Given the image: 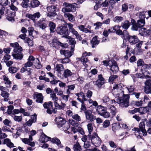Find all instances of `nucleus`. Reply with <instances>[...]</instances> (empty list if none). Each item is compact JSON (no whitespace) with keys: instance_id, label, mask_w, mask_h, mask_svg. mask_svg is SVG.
<instances>
[{"instance_id":"nucleus-1","label":"nucleus","mask_w":151,"mask_h":151,"mask_svg":"<svg viewBox=\"0 0 151 151\" xmlns=\"http://www.w3.org/2000/svg\"><path fill=\"white\" fill-rule=\"evenodd\" d=\"M129 94H122V97L118 96L116 102L122 108H127L129 105Z\"/></svg>"},{"instance_id":"nucleus-2","label":"nucleus","mask_w":151,"mask_h":151,"mask_svg":"<svg viewBox=\"0 0 151 151\" xmlns=\"http://www.w3.org/2000/svg\"><path fill=\"white\" fill-rule=\"evenodd\" d=\"M146 121H147L146 119H143L142 121L140 122L139 124V128L135 127L132 129L133 130L136 131L139 133V136L140 138H142V135H140V134L141 135L142 134L144 136H146L147 134L146 131L145 129Z\"/></svg>"},{"instance_id":"nucleus-3","label":"nucleus","mask_w":151,"mask_h":151,"mask_svg":"<svg viewBox=\"0 0 151 151\" xmlns=\"http://www.w3.org/2000/svg\"><path fill=\"white\" fill-rule=\"evenodd\" d=\"M47 42L49 45L52 47H54L56 49H58L60 46L63 48H66L68 46V44L67 43H63L60 42L56 38H54L52 40L48 41Z\"/></svg>"},{"instance_id":"nucleus-4","label":"nucleus","mask_w":151,"mask_h":151,"mask_svg":"<svg viewBox=\"0 0 151 151\" xmlns=\"http://www.w3.org/2000/svg\"><path fill=\"white\" fill-rule=\"evenodd\" d=\"M77 4L76 3L70 4L68 3L65 2L63 4L64 7L62 9V11L64 13L74 12L76 10V6Z\"/></svg>"},{"instance_id":"nucleus-5","label":"nucleus","mask_w":151,"mask_h":151,"mask_svg":"<svg viewBox=\"0 0 151 151\" xmlns=\"http://www.w3.org/2000/svg\"><path fill=\"white\" fill-rule=\"evenodd\" d=\"M57 33L62 35V37L68 38L70 32L66 26H61L57 28Z\"/></svg>"},{"instance_id":"nucleus-6","label":"nucleus","mask_w":151,"mask_h":151,"mask_svg":"<svg viewBox=\"0 0 151 151\" xmlns=\"http://www.w3.org/2000/svg\"><path fill=\"white\" fill-rule=\"evenodd\" d=\"M22 50V48L20 46L18 48H14V52L12 54L14 58L16 60H21L23 57Z\"/></svg>"},{"instance_id":"nucleus-7","label":"nucleus","mask_w":151,"mask_h":151,"mask_svg":"<svg viewBox=\"0 0 151 151\" xmlns=\"http://www.w3.org/2000/svg\"><path fill=\"white\" fill-rule=\"evenodd\" d=\"M90 140L91 143L96 147L99 146L101 145V139L98 136L97 134L95 132L91 135Z\"/></svg>"},{"instance_id":"nucleus-8","label":"nucleus","mask_w":151,"mask_h":151,"mask_svg":"<svg viewBox=\"0 0 151 151\" xmlns=\"http://www.w3.org/2000/svg\"><path fill=\"white\" fill-rule=\"evenodd\" d=\"M47 9L48 12L47 16L51 17L57 15L56 12L58 10L55 6L52 5L47 7Z\"/></svg>"},{"instance_id":"nucleus-9","label":"nucleus","mask_w":151,"mask_h":151,"mask_svg":"<svg viewBox=\"0 0 151 151\" xmlns=\"http://www.w3.org/2000/svg\"><path fill=\"white\" fill-rule=\"evenodd\" d=\"M84 113L87 120L92 122L96 119V116L92 114V112L91 110H86L84 112Z\"/></svg>"},{"instance_id":"nucleus-10","label":"nucleus","mask_w":151,"mask_h":151,"mask_svg":"<svg viewBox=\"0 0 151 151\" xmlns=\"http://www.w3.org/2000/svg\"><path fill=\"white\" fill-rule=\"evenodd\" d=\"M105 83L104 79L101 74L98 75V79L96 81H94L93 83L99 88H101V86Z\"/></svg>"},{"instance_id":"nucleus-11","label":"nucleus","mask_w":151,"mask_h":151,"mask_svg":"<svg viewBox=\"0 0 151 151\" xmlns=\"http://www.w3.org/2000/svg\"><path fill=\"white\" fill-rule=\"evenodd\" d=\"M151 69V64H145L142 66L141 69V71L142 74L144 76H146V78H147L146 76L147 75H149L150 72L149 70Z\"/></svg>"},{"instance_id":"nucleus-12","label":"nucleus","mask_w":151,"mask_h":151,"mask_svg":"<svg viewBox=\"0 0 151 151\" xmlns=\"http://www.w3.org/2000/svg\"><path fill=\"white\" fill-rule=\"evenodd\" d=\"M111 64L109 65L110 70L113 74H116L119 70V67L116 61L114 60H111Z\"/></svg>"},{"instance_id":"nucleus-13","label":"nucleus","mask_w":151,"mask_h":151,"mask_svg":"<svg viewBox=\"0 0 151 151\" xmlns=\"http://www.w3.org/2000/svg\"><path fill=\"white\" fill-rule=\"evenodd\" d=\"M55 121L56 122L58 127L60 128L63 127V125L66 122V121L65 119L60 116L56 117Z\"/></svg>"},{"instance_id":"nucleus-14","label":"nucleus","mask_w":151,"mask_h":151,"mask_svg":"<svg viewBox=\"0 0 151 151\" xmlns=\"http://www.w3.org/2000/svg\"><path fill=\"white\" fill-rule=\"evenodd\" d=\"M139 34L144 37L151 35V29H147L145 28H142L139 29Z\"/></svg>"},{"instance_id":"nucleus-15","label":"nucleus","mask_w":151,"mask_h":151,"mask_svg":"<svg viewBox=\"0 0 151 151\" xmlns=\"http://www.w3.org/2000/svg\"><path fill=\"white\" fill-rule=\"evenodd\" d=\"M33 97L34 99H36V101L37 102L41 104L43 103L44 97L42 93L35 92L33 94Z\"/></svg>"},{"instance_id":"nucleus-16","label":"nucleus","mask_w":151,"mask_h":151,"mask_svg":"<svg viewBox=\"0 0 151 151\" xmlns=\"http://www.w3.org/2000/svg\"><path fill=\"white\" fill-rule=\"evenodd\" d=\"M127 40H128L130 43L134 45L139 41L138 37L136 35H130Z\"/></svg>"},{"instance_id":"nucleus-17","label":"nucleus","mask_w":151,"mask_h":151,"mask_svg":"<svg viewBox=\"0 0 151 151\" xmlns=\"http://www.w3.org/2000/svg\"><path fill=\"white\" fill-rule=\"evenodd\" d=\"M98 37L95 36L91 40L90 43L92 48L96 47L100 43V40L98 39Z\"/></svg>"},{"instance_id":"nucleus-18","label":"nucleus","mask_w":151,"mask_h":151,"mask_svg":"<svg viewBox=\"0 0 151 151\" xmlns=\"http://www.w3.org/2000/svg\"><path fill=\"white\" fill-rule=\"evenodd\" d=\"M69 39V43L71 45V50L72 51H74L75 45L76 44V42L74 38L68 36V38Z\"/></svg>"},{"instance_id":"nucleus-19","label":"nucleus","mask_w":151,"mask_h":151,"mask_svg":"<svg viewBox=\"0 0 151 151\" xmlns=\"http://www.w3.org/2000/svg\"><path fill=\"white\" fill-rule=\"evenodd\" d=\"M73 52L67 50H62L60 51V54L62 55H64L67 58H70L73 54Z\"/></svg>"},{"instance_id":"nucleus-20","label":"nucleus","mask_w":151,"mask_h":151,"mask_svg":"<svg viewBox=\"0 0 151 151\" xmlns=\"http://www.w3.org/2000/svg\"><path fill=\"white\" fill-rule=\"evenodd\" d=\"M51 138L47 136L45 134L43 133L40 136L39 139V140L41 143H44L47 142L49 139H50Z\"/></svg>"},{"instance_id":"nucleus-21","label":"nucleus","mask_w":151,"mask_h":151,"mask_svg":"<svg viewBox=\"0 0 151 151\" xmlns=\"http://www.w3.org/2000/svg\"><path fill=\"white\" fill-rule=\"evenodd\" d=\"M15 13L16 12L11 11L10 10L8 11L7 12V19L10 21L14 20Z\"/></svg>"},{"instance_id":"nucleus-22","label":"nucleus","mask_w":151,"mask_h":151,"mask_svg":"<svg viewBox=\"0 0 151 151\" xmlns=\"http://www.w3.org/2000/svg\"><path fill=\"white\" fill-rule=\"evenodd\" d=\"M96 109L98 114L101 116L105 111L107 110L106 108V107L101 105L98 106L96 108Z\"/></svg>"},{"instance_id":"nucleus-23","label":"nucleus","mask_w":151,"mask_h":151,"mask_svg":"<svg viewBox=\"0 0 151 151\" xmlns=\"http://www.w3.org/2000/svg\"><path fill=\"white\" fill-rule=\"evenodd\" d=\"M40 4V2L37 0H32L30 1L29 8L38 7Z\"/></svg>"},{"instance_id":"nucleus-24","label":"nucleus","mask_w":151,"mask_h":151,"mask_svg":"<svg viewBox=\"0 0 151 151\" xmlns=\"http://www.w3.org/2000/svg\"><path fill=\"white\" fill-rule=\"evenodd\" d=\"M123 86L122 84L120 83L118 84H115L113 87V89H117L118 90V92L119 91L122 94H124V91H123V88L122 87Z\"/></svg>"},{"instance_id":"nucleus-25","label":"nucleus","mask_w":151,"mask_h":151,"mask_svg":"<svg viewBox=\"0 0 151 151\" xmlns=\"http://www.w3.org/2000/svg\"><path fill=\"white\" fill-rule=\"evenodd\" d=\"M3 144H6L7 146L11 148L12 147H15L14 146L13 143L11 142L10 140L8 138H6L4 139Z\"/></svg>"},{"instance_id":"nucleus-26","label":"nucleus","mask_w":151,"mask_h":151,"mask_svg":"<svg viewBox=\"0 0 151 151\" xmlns=\"http://www.w3.org/2000/svg\"><path fill=\"white\" fill-rule=\"evenodd\" d=\"M51 141L53 143L56 144L58 147L61 148L63 147V145L61 144L59 139L57 138L56 137L52 138Z\"/></svg>"},{"instance_id":"nucleus-27","label":"nucleus","mask_w":151,"mask_h":151,"mask_svg":"<svg viewBox=\"0 0 151 151\" xmlns=\"http://www.w3.org/2000/svg\"><path fill=\"white\" fill-rule=\"evenodd\" d=\"M48 26L51 33H54L55 31L56 24L52 22H49Z\"/></svg>"},{"instance_id":"nucleus-28","label":"nucleus","mask_w":151,"mask_h":151,"mask_svg":"<svg viewBox=\"0 0 151 151\" xmlns=\"http://www.w3.org/2000/svg\"><path fill=\"white\" fill-rule=\"evenodd\" d=\"M64 17L68 19V20L70 22H73L75 20L74 17L71 14L69 13H64Z\"/></svg>"},{"instance_id":"nucleus-29","label":"nucleus","mask_w":151,"mask_h":151,"mask_svg":"<svg viewBox=\"0 0 151 151\" xmlns=\"http://www.w3.org/2000/svg\"><path fill=\"white\" fill-rule=\"evenodd\" d=\"M29 0H22V1L21 4V5L24 8L26 9L29 8Z\"/></svg>"},{"instance_id":"nucleus-30","label":"nucleus","mask_w":151,"mask_h":151,"mask_svg":"<svg viewBox=\"0 0 151 151\" xmlns=\"http://www.w3.org/2000/svg\"><path fill=\"white\" fill-rule=\"evenodd\" d=\"M146 12L147 11L143 10L142 12H139L137 13V15L138 16L140 20H145L146 17L145 14Z\"/></svg>"},{"instance_id":"nucleus-31","label":"nucleus","mask_w":151,"mask_h":151,"mask_svg":"<svg viewBox=\"0 0 151 151\" xmlns=\"http://www.w3.org/2000/svg\"><path fill=\"white\" fill-rule=\"evenodd\" d=\"M64 68L63 65L62 64H57L55 67V70L58 73H60L61 71H63Z\"/></svg>"},{"instance_id":"nucleus-32","label":"nucleus","mask_w":151,"mask_h":151,"mask_svg":"<svg viewBox=\"0 0 151 151\" xmlns=\"http://www.w3.org/2000/svg\"><path fill=\"white\" fill-rule=\"evenodd\" d=\"M138 108V112L140 114H143L146 113L149 109H147V107H140Z\"/></svg>"},{"instance_id":"nucleus-33","label":"nucleus","mask_w":151,"mask_h":151,"mask_svg":"<svg viewBox=\"0 0 151 151\" xmlns=\"http://www.w3.org/2000/svg\"><path fill=\"white\" fill-rule=\"evenodd\" d=\"M73 74L74 73H73L70 70L67 69L64 70L63 75L65 78H67Z\"/></svg>"},{"instance_id":"nucleus-34","label":"nucleus","mask_w":151,"mask_h":151,"mask_svg":"<svg viewBox=\"0 0 151 151\" xmlns=\"http://www.w3.org/2000/svg\"><path fill=\"white\" fill-rule=\"evenodd\" d=\"M121 27L119 25H115L113 27H112L108 29V31L109 33H111L116 32L117 29H120Z\"/></svg>"},{"instance_id":"nucleus-35","label":"nucleus","mask_w":151,"mask_h":151,"mask_svg":"<svg viewBox=\"0 0 151 151\" xmlns=\"http://www.w3.org/2000/svg\"><path fill=\"white\" fill-rule=\"evenodd\" d=\"M73 149L74 151H81L82 148L79 144L77 142L73 145Z\"/></svg>"},{"instance_id":"nucleus-36","label":"nucleus","mask_w":151,"mask_h":151,"mask_svg":"<svg viewBox=\"0 0 151 151\" xmlns=\"http://www.w3.org/2000/svg\"><path fill=\"white\" fill-rule=\"evenodd\" d=\"M62 127V128L61 129V130L64 131L66 133H68V134L70 133L69 131H67L70 128V125L68 123L66 124L65 123L64 125H63V127Z\"/></svg>"},{"instance_id":"nucleus-37","label":"nucleus","mask_w":151,"mask_h":151,"mask_svg":"<svg viewBox=\"0 0 151 151\" xmlns=\"http://www.w3.org/2000/svg\"><path fill=\"white\" fill-rule=\"evenodd\" d=\"M52 103L51 101H49L47 103L45 102L43 104V106L44 108L48 109V108H51L53 109Z\"/></svg>"},{"instance_id":"nucleus-38","label":"nucleus","mask_w":151,"mask_h":151,"mask_svg":"<svg viewBox=\"0 0 151 151\" xmlns=\"http://www.w3.org/2000/svg\"><path fill=\"white\" fill-rule=\"evenodd\" d=\"M131 25V24L129 21L126 20L122 24V26L124 29H127Z\"/></svg>"},{"instance_id":"nucleus-39","label":"nucleus","mask_w":151,"mask_h":151,"mask_svg":"<svg viewBox=\"0 0 151 151\" xmlns=\"http://www.w3.org/2000/svg\"><path fill=\"white\" fill-rule=\"evenodd\" d=\"M120 127V124L117 123H114L112 125V130L114 132H115Z\"/></svg>"},{"instance_id":"nucleus-40","label":"nucleus","mask_w":151,"mask_h":151,"mask_svg":"<svg viewBox=\"0 0 151 151\" xmlns=\"http://www.w3.org/2000/svg\"><path fill=\"white\" fill-rule=\"evenodd\" d=\"M126 88L127 89L129 93L131 95H132L133 93L135 92L134 91L135 88L134 85H132L130 86H127L126 87Z\"/></svg>"},{"instance_id":"nucleus-41","label":"nucleus","mask_w":151,"mask_h":151,"mask_svg":"<svg viewBox=\"0 0 151 151\" xmlns=\"http://www.w3.org/2000/svg\"><path fill=\"white\" fill-rule=\"evenodd\" d=\"M81 60L83 62V64L86 67L88 65L86 64V63L88 62V60L86 56H83L82 55V56L81 58Z\"/></svg>"},{"instance_id":"nucleus-42","label":"nucleus","mask_w":151,"mask_h":151,"mask_svg":"<svg viewBox=\"0 0 151 151\" xmlns=\"http://www.w3.org/2000/svg\"><path fill=\"white\" fill-rule=\"evenodd\" d=\"M34 63L36 68L40 69L42 67V65L41 64L40 60L38 58H36L35 60Z\"/></svg>"},{"instance_id":"nucleus-43","label":"nucleus","mask_w":151,"mask_h":151,"mask_svg":"<svg viewBox=\"0 0 151 151\" xmlns=\"http://www.w3.org/2000/svg\"><path fill=\"white\" fill-rule=\"evenodd\" d=\"M91 135V134L90 133V134H88L87 136L85 135L83 136V137L81 138V140L84 142L87 141V140H90Z\"/></svg>"},{"instance_id":"nucleus-44","label":"nucleus","mask_w":151,"mask_h":151,"mask_svg":"<svg viewBox=\"0 0 151 151\" xmlns=\"http://www.w3.org/2000/svg\"><path fill=\"white\" fill-rule=\"evenodd\" d=\"M37 25L38 27L42 29H45L47 26L46 23L43 22H38L37 23Z\"/></svg>"},{"instance_id":"nucleus-45","label":"nucleus","mask_w":151,"mask_h":151,"mask_svg":"<svg viewBox=\"0 0 151 151\" xmlns=\"http://www.w3.org/2000/svg\"><path fill=\"white\" fill-rule=\"evenodd\" d=\"M72 33L73 35H75L77 39L79 41H81L82 40V38L81 35L78 34L76 31L75 30L72 32Z\"/></svg>"},{"instance_id":"nucleus-46","label":"nucleus","mask_w":151,"mask_h":151,"mask_svg":"<svg viewBox=\"0 0 151 151\" xmlns=\"http://www.w3.org/2000/svg\"><path fill=\"white\" fill-rule=\"evenodd\" d=\"M141 28L136 23H132V29L134 31L139 30Z\"/></svg>"},{"instance_id":"nucleus-47","label":"nucleus","mask_w":151,"mask_h":151,"mask_svg":"<svg viewBox=\"0 0 151 151\" xmlns=\"http://www.w3.org/2000/svg\"><path fill=\"white\" fill-rule=\"evenodd\" d=\"M25 42L28 43L29 47H32L33 45L34 44L32 40L29 37H26Z\"/></svg>"},{"instance_id":"nucleus-48","label":"nucleus","mask_w":151,"mask_h":151,"mask_svg":"<svg viewBox=\"0 0 151 151\" xmlns=\"http://www.w3.org/2000/svg\"><path fill=\"white\" fill-rule=\"evenodd\" d=\"M126 30H124L123 31L122 35L125 40H127L130 36L129 35L128 32Z\"/></svg>"},{"instance_id":"nucleus-49","label":"nucleus","mask_w":151,"mask_h":151,"mask_svg":"<svg viewBox=\"0 0 151 151\" xmlns=\"http://www.w3.org/2000/svg\"><path fill=\"white\" fill-rule=\"evenodd\" d=\"M123 20V18L121 16H117L114 19V21L115 22L119 23Z\"/></svg>"},{"instance_id":"nucleus-50","label":"nucleus","mask_w":151,"mask_h":151,"mask_svg":"<svg viewBox=\"0 0 151 151\" xmlns=\"http://www.w3.org/2000/svg\"><path fill=\"white\" fill-rule=\"evenodd\" d=\"M110 109V110L111 113L114 116L116 113L117 112V110L116 108L114 106H111Z\"/></svg>"},{"instance_id":"nucleus-51","label":"nucleus","mask_w":151,"mask_h":151,"mask_svg":"<svg viewBox=\"0 0 151 151\" xmlns=\"http://www.w3.org/2000/svg\"><path fill=\"white\" fill-rule=\"evenodd\" d=\"M60 61L63 64L68 63L70 61V60L68 58H64L60 59Z\"/></svg>"},{"instance_id":"nucleus-52","label":"nucleus","mask_w":151,"mask_h":151,"mask_svg":"<svg viewBox=\"0 0 151 151\" xmlns=\"http://www.w3.org/2000/svg\"><path fill=\"white\" fill-rule=\"evenodd\" d=\"M141 28H142L145 24V20H140V19L137 21V23H136Z\"/></svg>"},{"instance_id":"nucleus-53","label":"nucleus","mask_w":151,"mask_h":151,"mask_svg":"<svg viewBox=\"0 0 151 151\" xmlns=\"http://www.w3.org/2000/svg\"><path fill=\"white\" fill-rule=\"evenodd\" d=\"M66 24L68 25V29H69V32H70L72 33L75 30V29L73 27V25L70 23H67Z\"/></svg>"},{"instance_id":"nucleus-54","label":"nucleus","mask_w":151,"mask_h":151,"mask_svg":"<svg viewBox=\"0 0 151 151\" xmlns=\"http://www.w3.org/2000/svg\"><path fill=\"white\" fill-rule=\"evenodd\" d=\"M51 108H48L47 110V112L48 114H51L53 112L54 114H55L56 113L57 111V110L55 108H53V109H52V110H51L50 109Z\"/></svg>"},{"instance_id":"nucleus-55","label":"nucleus","mask_w":151,"mask_h":151,"mask_svg":"<svg viewBox=\"0 0 151 151\" xmlns=\"http://www.w3.org/2000/svg\"><path fill=\"white\" fill-rule=\"evenodd\" d=\"M18 70L17 68L14 67H10L9 68V70L10 73H16Z\"/></svg>"},{"instance_id":"nucleus-56","label":"nucleus","mask_w":151,"mask_h":151,"mask_svg":"<svg viewBox=\"0 0 151 151\" xmlns=\"http://www.w3.org/2000/svg\"><path fill=\"white\" fill-rule=\"evenodd\" d=\"M103 101L104 103H106L107 105L109 104L110 99L108 96H105L103 98Z\"/></svg>"},{"instance_id":"nucleus-57","label":"nucleus","mask_w":151,"mask_h":151,"mask_svg":"<svg viewBox=\"0 0 151 151\" xmlns=\"http://www.w3.org/2000/svg\"><path fill=\"white\" fill-rule=\"evenodd\" d=\"M69 122L73 126L77 127L78 126V122L73 119H69Z\"/></svg>"},{"instance_id":"nucleus-58","label":"nucleus","mask_w":151,"mask_h":151,"mask_svg":"<svg viewBox=\"0 0 151 151\" xmlns=\"http://www.w3.org/2000/svg\"><path fill=\"white\" fill-rule=\"evenodd\" d=\"M72 118L77 122H79L81 121V117L78 114L73 115L72 116Z\"/></svg>"},{"instance_id":"nucleus-59","label":"nucleus","mask_w":151,"mask_h":151,"mask_svg":"<svg viewBox=\"0 0 151 151\" xmlns=\"http://www.w3.org/2000/svg\"><path fill=\"white\" fill-rule=\"evenodd\" d=\"M118 77V76L116 75H112L111 76L109 79V82H112L114 79H116Z\"/></svg>"},{"instance_id":"nucleus-60","label":"nucleus","mask_w":151,"mask_h":151,"mask_svg":"<svg viewBox=\"0 0 151 151\" xmlns=\"http://www.w3.org/2000/svg\"><path fill=\"white\" fill-rule=\"evenodd\" d=\"M1 95L4 98H8L9 94L6 91H3L1 93Z\"/></svg>"},{"instance_id":"nucleus-61","label":"nucleus","mask_w":151,"mask_h":151,"mask_svg":"<svg viewBox=\"0 0 151 151\" xmlns=\"http://www.w3.org/2000/svg\"><path fill=\"white\" fill-rule=\"evenodd\" d=\"M50 97L52 98V100L54 101H57L58 99V98L56 97V93L54 92H52L50 94Z\"/></svg>"},{"instance_id":"nucleus-62","label":"nucleus","mask_w":151,"mask_h":151,"mask_svg":"<svg viewBox=\"0 0 151 151\" xmlns=\"http://www.w3.org/2000/svg\"><path fill=\"white\" fill-rule=\"evenodd\" d=\"M145 92L147 94L151 93V87L145 86L144 88Z\"/></svg>"},{"instance_id":"nucleus-63","label":"nucleus","mask_w":151,"mask_h":151,"mask_svg":"<svg viewBox=\"0 0 151 151\" xmlns=\"http://www.w3.org/2000/svg\"><path fill=\"white\" fill-rule=\"evenodd\" d=\"M108 143L110 147L112 148H115L117 147V145L113 141H109Z\"/></svg>"},{"instance_id":"nucleus-64","label":"nucleus","mask_w":151,"mask_h":151,"mask_svg":"<svg viewBox=\"0 0 151 151\" xmlns=\"http://www.w3.org/2000/svg\"><path fill=\"white\" fill-rule=\"evenodd\" d=\"M110 122L109 120H106L103 123V126L104 128H107L109 126Z\"/></svg>"}]
</instances>
